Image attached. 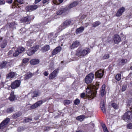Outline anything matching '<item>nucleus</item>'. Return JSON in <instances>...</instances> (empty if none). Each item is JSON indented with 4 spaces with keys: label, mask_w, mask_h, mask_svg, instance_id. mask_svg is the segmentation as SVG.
I'll return each instance as SVG.
<instances>
[{
    "label": "nucleus",
    "mask_w": 132,
    "mask_h": 132,
    "mask_svg": "<svg viewBox=\"0 0 132 132\" xmlns=\"http://www.w3.org/2000/svg\"><path fill=\"white\" fill-rule=\"evenodd\" d=\"M90 52V49L89 48L81 50L78 49L76 53V55L78 57L81 58L84 57Z\"/></svg>",
    "instance_id": "1"
},
{
    "label": "nucleus",
    "mask_w": 132,
    "mask_h": 132,
    "mask_svg": "<svg viewBox=\"0 0 132 132\" xmlns=\"http://www.w3.org/2000/svg\"><path fill=\"white\" fill-rule=\"evenodd\" d=\"M122 119L127 122L131 121L132 120V113L131 111H128L123 115Z\"/></svg>",
    "instance_id": "2"
},
{
    "label": "nucleus",
    "mask_w": 132,
    "mask_h": 132,
    "mask_svg": "<svg viewBox=\"0 0 132 132\" xmlns=\"http://www.w3.org/2000/svg\"><path fill=\"white\" fill-rule=\"evenodd\" d=\"M86 95L89 98L93 99L96 95V91L94 89V90L91 89H87L86 90Z\"/></svg>",
    "instance_id": "3"
},
{
    "label": "nucleus",
    "mask_w": 132,
    "mask_h": 132,
    "mask_svg": "<svg viewBox=\"0 0 132 132\" xmlns=\"http://www.w3.org/2000/svg\"><path fill=\"white\" fill-rule=\"evenodd\" d=\"M38 47L39 46L37 45L33 46V47H30L27 51V54L29 56H31L37 50Z\"/></svg>",
    "instance_id": "4"
},
{
    "label": "nucleus",
    "mask_w": 132,
    "mask_h": 132,
    "mask_svg": "<svg viewBox=\"0 0 132 132\" xmlns=\"http://www.w3.org/2000/svg\"><path fill=\"white\" fill-rule=\"evenodd\" d=\"M94 75L91 73L88 75L85 78V82L87 84L91 83L94 78Z\"/></svg>",
    "instance_id": "5"
},
{
    "label": "nucleus",
    "mask_w": 132,
    "mask_h": 132,
    "mask_svg": "<svg viewBox=\"0 0 132 132\" xmlns=\"http://www.w3.org/2000/svg\"><path fill=\"white\" fill-rule=\"evenodd\" d=\"M68 9L67 8H61L59 10L56 12V14L58 15L62 14L63 15L66 14L68 12Z\"/></svg>",
    "instance_id": "6"
},
{
    "label": "nucleus",
    "mask_w": 132,
    "mask_h": 132,
    "mask_svg": "<svg viewBox=\"0 0 132 132\" xmlns=\"http://www.w3.org/2000/svg\"><path fill=\"white\" fill-rule=\"evenodd\" d=\"M10 121V119L8 118L4 120L0 124V129H2L6 127Z\"/></svg>",
    "instance_id": "7"
},
{
    "label": "nucleus",
    "mask_w": 132,
    "mask_h": 132,
    "mask_svg": "<svg viewBox=\"0 0 132 132\" xmlns=\"http://www.w3.org/2000/svg\"><path fill=\"white\" fill-rule=\"evenodd\" d=\"M59 69H56L54 70L53 72L51 73L49 76V79H52L56 77L59 71Z\"/></svg>",
    "instance_id": "8"
},
{
    "label": "nucleus",
    "mask_w": 132,
    "mask_h": 132,
    "mask_svg": "<svg viewBox=\"0 0 132 132\" xmlns=\"http://www.w3.org/2000/svg\"><path fill=\"white\" fill-rule=\"evenodd\" d=\"M20 83L21 81L19 80L15 81L11 84V87L13 89L17 88L19 86Z\"/></svg>",
    "instance_id": "9"
},
{
    "label": "nucleus",
    "mask_w": 132,
    "mask_h": 132,
    "mask_svg": "<svg viewBox=\"0 0 132 132\" xmlns=\"http://www.w3.org/2000/svg\"><path fill=\"white\" fill-rule=\"evenodd\" d=\"M104 72V70L100 69L95 72V76L97 78H101L103 76Z\"/></svg>",
    "instance_id": "10"
},
{
    "label": "nucleus",
    "mask_w": 132,
    "mask_h": 132,
    "mask_svg": "<svg viewBox=\"0 0 132 132\" xmlns=\"http://www.w3.org/2000/svg\"><path fill=\"white\" fill-rule=\"evenodd\" d=\"M38 7L37 5L34 4L26 7V9L27 11L31 12L36 10Z\"/></svg>",
    "instance_id": "11"
},
{
    "label": "nucleus",
    "mask_w": 132,
    "mask_h": 132,
    "mask_svg": "<svg viewBox=\"0 0 132 132\" xmlns=\"http://www.w3.org/2000/svg\"><path fill=\"white\" fill-rule=\"evenodd\" d=\"M43 101L42 100L39 101L30 106V109H34L40 106L42 104Z\"/></svg>",
    "instance_id": "12"
},
{
    "label": "nucleus",
    "mask_w": 132,
    "mask_h": 132,
    "mask_svg": "<svg viewBox=\"0 0 132 132\" xmlns=\"http://www.w3.org/2000/svg\"><path fill=\"white\" fill-rule=\"evenodd\" d=\"M73 20L70 19L67 20L63 23L64 26L66 27L70 25L73 24Z\"/></svg>",
    "instance_id": "13"
},
{
    "label": "nucleus",
    "mask_w": 132,
    "mask_h": 132,
    "mask_svg": "<svg viewBox=\"0 0 132 132\" xmlns=\"http://www.w3.org/2000/svg\"><path fill=\"white\" fill-rule=\"evenodd\" d=\"M121 40V39L119 35H116L114 36V40L116 44H118L120 42Z\"/></svg>",
    "instance_id": "14"
},
{
    "label": "nucleus",
    "mask_w": 132,
    "mask_h": 132,
    "mask_svg": "<svg viewBox=\"0 0 132 132\" xmlns=\"http://www.w3.org/2000/svg\"><path fill=\"white\" fill-rule=\"evenodd\" d=\"M61 50V48L60 46L56 47L54 49L52 52V54L53 55H55L59 52H60Z\"/></svg>",
    "instance_id": "15"
},
{
    "label": "nucleus",
    "mask_w": 132,
    "mask_h": 132,
    "mask_svg": "<svg viewBox=\"0 0 132 132\" xmlns=\"http://www.w3.org/2000/svg\"><path fill=\"white\" fill-rule=\"evenodd\" d=\"M80 45V42L78 40L74 42L70 47L71 49L74 48Z\"/></svg>",
    "instance_id": "16"
},
{
    "label": "nucleus",
    "mask_w": 132,
    "mask_h": 132,
    "mask_svg": "<svg viewBox=\"0 0 132 132\" xmlns=\"http://www.w3.org/2000/svg\"><path fill=\"white\" fill-rule=\"evenodd\" d=\"M125 10V8L123 7H122L119 9L117 12L116 15L117 16H119L121 15L122 13L124 12Z\"/></svg>",
    "instance_id": "17"
},
{
    "label": "nucleus",
    "mask_w": 132,
    "mask_h": 132,
    "mask_svg": "<svg viewBox=\"0 0 132 132\" xmlns=\"http://www.w3.org/2000/svg\"><path fill=\"white\" fill-rule=\"evenodd\" d=\"M39 60L37 59H32L30 61V64L32 65H35L38 64L39 63Z\"/></svg>",
    "instance_id": "18"
},
{
    "label": "nucleus",
    "mask_w": 132,
    "mask_h": 132,
    "mask_svg": "<svg viewBox=\"0 0 132 132\" xmlns=\"http://www.w3.org/2000/svg\"><path fill=\"white\" fill-rule=\"evenodd\" d=\"M84 29V28L83 27H80L77 29L76 32L77 34H79L82 32Z\"/></svg>",
    "instance_id": "19"
},
{
    "label": "nucleus",
    "mask_w": 132,
    "mask_h": 132,
    "mask_svg": "<svg viewBox=\"0 0 132 132\" xmlns=\"http://www.w3.org/2000/svg\"><path fill=\"white\" fill-rule=\"evenodd\" d=\"M15 73L14 72H11L6 75L7 78H11L14 77L15 76Z\"/></svg>",
    "instance_id": "20"
},
{
    "label": "nucleus",
    "mask_w": 132,
    "mask_h": 132,
    "mask_svg": "<svg viewBox=\"0 0 132 132\" xmlns=\"http://www.w3.org/2000/svg\"><path fill=\"white\" fill-rule=\"evenodd\" d=\"M40 93L38 91H34L31 95V96L34 98L35 97H37L40 95Z\"/></svg>",
    "instance_id": "21"
},
{
    "label": "nucleus",
    "mask_w": 132,
    "mask_h": 132,
    "mask_svg": "<svg viewBox=\"0 0 132 132\" xmlns=\"http://www.w3.org/2000/svg\"><path fill=\"white\" fill-rule=\"evenodd\" d=\"M17 25V24L15 22H12L9 24V28H12L13 29H15L16 26Z\"/></svg>",
    "instance_id": "22"
},
{
    "label": "nucleus",
    "mask_w": 132,
    "mask_h": 132,
    "mask_svg": "<svg viewBox=\"0 0 132 132\" xmlns=\"http://www.w3.org/2000/svg\"><path fill=\"white\" fill-rule=\"evenodd\" d=\"M78 4V2L75 1L71 4L69 6V9H71L72 7L76 6Z\"/></svg>",
    "instance_id": "23"
},
{
    "label": "nucleus",
    "mask_w": 132,
    "mask_h": 132,
    "mask_svg": "<svg viewBox=\"0 0 132 132\" xmlns=\"http://www.w3.org/2000/svg\"><path fill=\"white\" fill-rule=\"evenodd\" d=\"M15 96L14 95V92H12L10 94L9 99L11 101H13L14 100L15 98Z\"/></svg>",
    "instance_id": "24"
},
{
    "label": "nucleus",
    "mask_w": 132,
    "mask_h": 132,
    "mask_svg": "<svg viewBox=\"0 0 132 132\" xmlns=\"http://www.w3.org/2000/svg\"><path fill=\"white\" fill-rule=\"evenodd\" d=\"M7 42L6 40H3V42L1 44V47L2 48H4L7 45Z\"/></svg>",
    "instance_id": "25"
},
{
    "label": "nucleus",
    "mask_w": 132,
    "mask_h": 132,
    "mask_svg": "<svg viewBox=\"0 0 132 132\" xmlns=\"http://www.w3.org/2000/svg\"><path fill=\"white\" fill-rule=\"evenodd\" d=\"M6 61H3L0 64V69L5 68L7 64Z\"/></svg>",
    "instance_id": "26"
},
{
    "label": "nucleus",
    "mask_w": 132,
    "mask_h": 132,
    "mask_svg": "<svg viewBox=\"0 0 132 132\" xmlns=\"http://www.w3.org/2000/svg\"><path fill=\"white\" fill-rule=\"evenodd\" d=\"M34 75V74L32 73L29 72L27 73L25 75V79H29L31 77Z\"/></svg>",
    "instance_id": "27"
},
{
    "label": "nucleus",
    "mask_w": 132,
    "mask_h": 132,
    "mask_svg": "<svg viewBox=\"0 0 132 132\" xmlns=\"http://www.w3.org/2000/svg\"><path fill=\"white\" fill-rule=\"evenodd\" d=\"M34 42L32 40H30L26 42V44L28 46L31 47L33 45Z\"/></svg>",
    "instance_id": "28"
},
{
    "label": "nucleus",
    "mask_w": 132,
    "mask_h": 132,
    "mask_svg": "<svg viewBox=\"0 0 132 132\" xmlns=\"http://www.w3.org/2000/svg\"><path fill=\"white\" fill-rule=\"evenodd\" d=\"M14 110V109L13 107H11L8 108L6 111V112L7 113H10L12 112Z\"/></svg>",
    "instance_id": "29"
},
{
    "label": "nucleus",
    "mask_w": 132,
    "mask_h": 132,
    "mask_svg": "<svg viewBox=\"0 0 132 132\" xmlns=\"http://www.w3.org/2000/svg\"><path fill=\"white\" fill-rule=\"evenodd\" d=\"M85 118V116L83 115H81L77 117L76 118V119L80 121H82Z\"/></svg>",
    "instance_id": "30"
},
{
    "label": "nucleus",
    "mask_w": 132,
    "mask_h": 132,
    "mask_svg": "<svg viewBox=\"0 0 132 132\" xmlns=\"http://www.w3.org/2000/svg\"><path fill=\"white\" fill-rule=\"evenodd\" d=\"M25 48L23 47H19L17 49L18 52L20 53H21L23 52Z\"/></svg>",
    "instance_id": "31"
},
{
    "label": "nucleus",
    "mask_w": 132,
    "mask_h": 132,
    "mask_svg": "<svg viewBox=\"0 0 132 132\" xmlns=\"http://www.w3.org/2000/svg\"><path fill=\"white\" fill-rule=\"evenodd\" d=\"M127 59H121L120 63L122 65H123L127 62Z\"/></svg>",
    "instance_id": "32"
},
{
    "label": "nucleus",
    "mask_w": 132,
    "mask_h": 132,
    "mask_svg": "<svg viewBox=\"0 0 132 132\" xmlns=\"http://www.w3.org/2000/svg\"><path fill=\"white\" fill-rule=\"evenodd\" d=\"M101 24V22L99 21H96L93 23V27H96L98 26Z\"/></svg>",
    "instance_id": "33"
},
{
    "label": "nucleus",
    "mask_w": 132,
    "mask_h": 132,
    "mask_svg": "<svg viewBox=\"0 0 132 132\" xmlns=\"http://www.w3.org/2000/svg\"><path fill=\"white\" fill-rule=\"evenodd\" d=\"M23 0H15L14 3V6L16 5V2H18L20 4H21L23 3Z\"/></svg>",
    "instance_id": "34"
},
{
    "label": "nucleus",
    "mask_w": 132,
    "mask_h": 132,
    "mask_svg": "<svg viewBox=\"0 0 132 132\" xmlns=\"http://www.w3.org/2000/svg\"><path fill=\"white\" fill-rule=\"evenodd\" d=\"M121 75L120 74H118L116 76L115 78L116 80L119 81L121 79Z\"/></svg>",
    "instance_id": "35"
},
{
    "label": "nucleus",
    "mask_w": 132,
    "mask_h": 132,
    "mask_svg": "<svg viewBox=\"0 0 132 132\" xmlns=\"http://www.w3.org/2000/svg\"><path fill=\"white\" fill-rule=\"evenodd\" d=\"M30 20V19L29 16H27L25 17L23 19V21L25 22H28Z\"/></svg>",
    "instance_id": "36"
},
{
    "label": "nucleus",
    "mask_w": 132,
    "mask_h": 132,
    "mask_svg": "<svg viewBox=\"0 0 132 132\" xmlns=\"http://www.w3.org/2000/svg\"><path fill=\"white\" fill-rule=\"evenodd\" d=\"M21 115V114L19 112L15 113L13 114V118H16L18 117H19Z\"/></svg>",
    "instance_id": "37"
},
{
    "label": "nucleus",
    "mask_w": 132,
    "mask_h": 132,
    "mask_svg": "<svg viewBox=\"0 0 132 132\" xmlns=\"http://www.w3.org/2000/svg\"><path fill=\"white\" fill-rule=\"evenodd\" d=\"M43 50L45 51H47L50 49V47L49 45H47L44 46L43 48Z\"/></svg>",
    "instance_id": "38"
},
{
    "label": "nucleus",
    "mask_w": 132,
    "mask_h": 132,
    "mask_svg": "<svg viewBox=\"0 0 132 132\" xmlns=\"http://www.w3.org/2000/svg\"><path fill=\"white\" fill-rule=\"evenodd\" d=\"M54 64L52 62H51L49 65V69H52L54 67Z\"/></svg>",
    "instance_id": "39"
},
{
    "label": "nucleus",
    "mask_w": 132,
    "mask_h": 132,
    "mask_svg": "<svg viewBox=\"0 0 132 132\" xmlns=\"http://www.w3.org/2000/svg\"><path fill=\"white\" fill-rule=\"evenodd\" d=\"M66 28V27L64 26L63 23L62 24L59 26V29L60 30V31H61L62 30Z\"/></svg>",
    "instance_id": "40"
},
{
    "label": "nucleus",
    "mask_w": 132,
    "mask_h": 132,
    "mask_svg": "<svg viewBox=\"0 0 132 132\" xmlns=\"http://www.w3.org/2000/svg\"><path fill=\"white\" fill-rule=\"evenodd\" d=\"M80 101L79 99L78 98H76L74 102V104L75 105L79 104L80 103Z\"/></svg>",
    "instance_id": "41"
},
{
    "label": "nucleus",
    "mask_w": 132,
    "mask_h": 132,
    "mask_svg": "<svg viewBox=\"0 0 132 132\" xmlns=\"http://www.w3.org/2000/svg\"><path fill=\"white\" fill-rule=\"evenodd\" d=\"M112 106L115 109H117L118 108V105L115 103H112Z\"/></svg>",
    "instance_id": "42"
},
{
    "label": "nucleus",
    "mask_w": 132,
    "mask_h": 132,
    "mask_svg": "<svg viewBox=\"0 0 132 132\" xmlns=\"http://www.w3.org/2000/svg\"><path fill=\"white\" fill-rule=\"evenodd\" d=\"M127 86L126 85H123L122 87L121 90L122 92H124L127 89Z\"/></svg>",
    "instance_id": "43"
},
{
    "label": "nucleus",
    "mask_w": 132,
    "mask_h": 132,
    "mask_svg": "<svg viewBox=\"0 0 132 132\" xmlns=\"http://www.w3.org/2000/svg\"><path fill=\"white\" fill-rule=\"evenodd\" d=\"M70 103V101L69 100H64V103L65 105H68Z\"/></svg>",
    "instance_id": "44"
},
{
    "label": "nucleus",
    "mask_w": 132,
    "mask_h": 132,
    "mask_svg": "<svg viewBox=\"0 0 132 132\" xmlns=\"http://www.w3.org/2000/svg\"><path fill=\"white\" fill-rule=\"evenodd\" d=\"M29 61V59L28 58L24 59L22 60V63H26Z\"/></svg>",
    "instance_id": "45"
},
{
    "label": "nucleus",
    "mask_w": 132,
    "mask_h": 132,
    "mask_svg": "<svg viewBox=\"0 0 132 132\" xmlns=\"http://www.w3.org/2000/svg\"><path fill=\"white\" fill-rule=\"evenodd\" d=\"M53 2L55 4L58 5L60 4L59 0H54L53 1Z\"/></svg>",
    "instance_id": "46"
},
{
    "label": "nucleus",
    "mask_w": 132,
    "mask_h": 132,
    "mask_svg": "<svg viewBox=\"0 0 132 132\" xmlns=\"http://www.w3.org/2000/svg\"><path fill=\"white\" fill-rule=\"evenodd\" d=\"M106 94L105 90H101L100 91V94L102 97H103L104 95Z\"/></svg>",
    "instance_id": "47"
},
{
    "label": "nucleus",
    "mask_w": 132,
    "mask_h": 132,
    "mask_svg": "<svg viewBox=\"0 0 132 132\" xmlns=\"http://www.w3.org/2000/svg\"><path fill=\"white\" fill-rule=\"evenodd\" d=\"M109 54H105L103 56V58L104 59H107L109 58Z\"/></svg>",
    "instance_id": "48"
},
{
    "label": "nucleus",
    "mask_w": 132,
    "mask_h": 132,
    "mask_svg": "<svg viewBox=\"0 0 132 132\" xmlns=\"http://www.w3.org/2000/svg\"><path fill=\"white\" fill-rule=\"evenodd\" d=\"M127 127L129 129H132V123L128 124L127 126Z\"/></svg>",
    "instance_id": "49"
},
{
    "label": "nucleus",
    "mask_w": 132,
    "mask_h": 132,
    "mask_svg": "<svg viewBox=\"0 0 132 132\" xmlns=\"http://www.w3.org/2000/svg\"><path fill=\"white\" fill-rule=\"evenodd\" d=\"M19 53L17 50L15 51V52L13 54V55L14 56H16L19 55Z\"/></svg>",
    "instance_id": "50"
},
{
    "label": "nucleus",
    "mask_w": 132,
    "mask_h": 132,
    "mask_svg": "<svg viewBox=\"0 0 132 132\" xmlns=\"http://www.w3.org/2000/svg\"><path fill=\"white\" fill-rule=\"evenodd\" d=\"M40 27L39 25H37L35 26H33V28L34 29V30H35V29H39L40 28Z\"/></svg>",
    "instance_id": "51"
},
{
    "label": "nucleus",
    "mask_w": 132,
    "mask_h": 132,
    "mask_svg": "<svg viewBox=\"0 0 132 132\" xmlns=\"http://www.w3.org/2000/svg\"><path fill=\"white\" fill-rule=\"evenodd\" d=\"M25 122H30L32 120L31 119H29L28 118H26L25 119Z\"/></svg>",
    "instance_id": "52"
},
{
    "label": "nucleus",
    "mask_w": 132,
    "mask_h": 132,
    "mask_svg": "<svg viewBox=\"0 0 132 132\" xmlns=\"http://www.w3.org/2000/svg\"><path fill=\"white\" fill-rule=\"evenodd\" d=\"M49 0H43V3L44 4H48L49 2Z\"/></svg>",
    "instance_id": "53"
},
{
    "label": "nucleus",
    "mask_w": 132,
    "mask_h": 132,
    "mask_svg": "<svg viewBox=\"0 0 132 132\" xmlns=\"http://www.w3.org/2000/svg\"><path fill=\"white\" fill-rule=\"evenodd\" d=\"M24 129L22 127H20L18 128V131H23V130Z\"/></svg>",
    "instance_id": "54"
},
{
    "label": "nucleus",
    "mask_w": 132,
    "mask_h": 132,
    "mask_svg": "<svg viewBox=\"0 0 132 132\" xmlns=\"http://www.w3.org/2000/svg\"><path fill=\"white\" fill-rule=\"evenodd\" d=\"M50 129V127H45L44 128V130L45 131H49Z\"/></svg>",
    "instance_id": "55"
},
{
    "label": "nucleus",
    "mask_w": 132,
    "mask_h": 132,
    "mask_svg": "<svg viewBox=\"0 0 132 132\" xmlns=\"http://www.w3.org/2000/svg\"><path fill=\"white\" fill-rule=\"evenodd\" d=\"M100 105L101 108H102L105 107L104 102L101 103L100 104Z\"/></svg>",
    "instance_id": "56"
},
{
    "label": "nucleus",
    "mask_w": 132,
    "mask_h": 132,
    "mask_svg": "<svg viewBox=\"0 0 132 132\" xmlns=\"http://www.w3.org/2000/svg\"><path fill=\"white\" fill-rule=\"evenodd\" d=\"M105 84L103 85L101 88V90H105Z\"/></svg>",
    "instance_id": "57"
},
{
    "label": "nucleus",
    "mask_w": 132,
    "mask_h": 132,
    "mask_svg": "<svg viewBox=\"0 0 132 132\" xmlns=\"http://www.w3.org/2000/svg\"><path fill=\"white\" fill-rule=\"evenodd\" d=\"M89 125L90 126L91 128H93L95 126L94 124L92 123H91L90 124H89Z\"/></svg>",
    "instance_id": "58"
},
{
    "label": "nucleus",
    "mask_w": 132,
    "mask_h": 132,
    "mask_svg": "<svg viewBox=\"0 0 132 132\" xmlns=\"http://www.w3.org/2000/svg\"><path fill=\"white\" fill-rule=\"evenodd\" d=\"M12 0H6V2L9 4L12 3Z\"/></svg>",
    "instance_id": "59"
},
{
    "label": "nucleus",
    "mask_w": 132,
    "mask_h": 132,
    "mask_svg": "<svg viewBox=\"0 0 132 132\" xmlns=\"http://www.w3.org/2000/svg\"><path fill=\"white\" fill-rule=\"evenodd\" d=\"M85 93H83L81 94L80 95V97L82 98H83L85 97Z\"/></svg>",
    "instance_id": "60"
},
{
    "label": "nucleus",
    "mask_w": 132,
    "mask_h": 132,
    "mask_svg": "<svg viewBox=\"0 0 132 132\" xmlns=\"http://www.w3.org/2000/svg\"><path fill=\"white\" fill-rule=\"evenodd\" d=\"M5 3V1L4 0H0V4H3Z\"/></svg>",
    "instance_id": "61"
},
{
    "label": "nucleus",
    "mask_w": 132,
    "mask_h": 132,
    "mask_svg": "<svg viewBox=\"0 0 132 132\" xmlns=\"http://www.w3.org/2000/svg\"><path fill=\"white\" fill-rule=\"evenodd\" d=\"M104 132H108L107 128L106 127L103 128Z\"/></svg>",
    "instance_id": "62"
},
{
    "label": "nucleus",
    "mask_w": 132,
    "mask_h": 132,
    "mask_svg": "<svg viewBox=\"0 0 132 132\" xmlns=\"http://www.w3.org/2000/svg\"><path fill=\"white\" fill-rule=\"evenodd\" d=\"M101 109L103 112L104 113H105L106 111L105 107H103L102 108H101Z\"/></svg>",
    "instance_id": "63"
},
{
    "label": "nucleus",
    "mask_w": 132,
    "mask_h": 132,
    "mask_svg": "<svg viewBox=\"0 0 132 132\" xmlns=\"http://www.w3.org/2000/svg\"><path fill=\"white\" fill-rule=\"evenodd\" d=\"M44 74L45 76H47L48 75V73L46 71H45L44 73Z\"/></svg>",
    "instance_id": "64"
}]
</instances>
